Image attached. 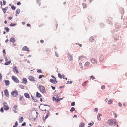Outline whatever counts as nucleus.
I'll use <instances>...</instances> for the list:
<instances>
[{"label": "nucleus", "mask_w": 127, "mask_h": 127, "mask_svg": "<svg viewBox=\"0 0 127 127\" xmlns=\"http://www.w3.org/2000/svg\"><path fill=\"white\" fill-rule=\"evenodd\" d=\"M17 4L18 5H19L21 4V3L19 1L17 2Z\"/></svg>", "instance_id": "3c124183"}, {"label": "nucleus", "mask_w": 127, "mask_h": 127, "mask_svg": "<svg viewBox=\"0 0 127 127\" xmlns=\"http://www.w3.org/2000/svg\"><path fill=\"white\" fill-rule=\"evenodd\" d=\"M105 88V86L104 85L102 86L101 87V89L102 90L104 89Z\"/></svg>", "instance_id": "c9c22d12"}, {"label": "nucleus", "mask_w": 127, "mask_h": 127, "mask_svg": "<svg viewBox=\"0 0 127 127\" xmlns=\"http://www.w3.org/2000/svg\"><path fill=\"white\" fill-rule=\"evenodd\" d=\"M3 106L4 110H7L9 109V107H8L7 104L5 102H3Z\"/></svg>", "instance_id": "7ed1b4c3"}, {"label": "nucleus", "mask_w": 127, "mask_h": 127, "mask_svg": "<svg viewBox=\"0 0 127 127\" xmlns=\"http://www.w3.org/2000/svg\"><path fill=\"white\" fill-rule=\"evenodd\" d=\"M51 87L52 89L53 90H54L55 89V87H54L52 86H51Z\"/></svg>", "instance_id": "6e6d98bb"}, {"label": "nucleus", "mask_w": 127, "mask_h": 127, "mask_svg": "<svg viewBox=\"0 0 127 127\" xmlns=\"http://www.w3.org/2000/svg\"><path fill=\"white\" fill-rule=\"evenodd\" d=\"M3 5H4L6 4V2L5 1L3 0Z\"/></svg>", "instance_id": "603ef678"}, {"label": "nucleus", "mask_w": 127, "mask_h": 127, "mask_svg": "<svg viewBox=\"0 0 127 127\" xmlns=\"http://www.w3.org/2000/svg\"><path fill=\"white\" fill-rule=\"evenodd\" d=\"M26 125V123L25 122L23 123L22 125L23 126H25Z\"/></svg>", "instance_id": "a18cd8bd"}, {"label": "nucleus", "mask_w": 127, "mask_h": 127, "mask_svg": "<svg viewBox=\"0 0 127 127\" xmlns=\"http://www.w3.org/2000/svg\"><path fill=\"white\" fill-rule=\"evenodd\" d=\"M17 106L16 105H14L13 107L14 108L15 110L17 109Z\"/></svg>", "instance_id": "58836bf2"}, {"label": "nucleus", "mask_w": 127, "mask_h": 127, "mask_svg": "<svg viewBox=\"0 0 127 127\" xmlns=\"http://www.w3.org/2000/svg\"><path fill=\"white\" fill-rule=\"evenodd\" d=\"M11 94L13 96L15 97L18 95V93L17 91L15 90L12 92Z\"/></svg>", "instance_id": "20e7f679"}, {"label": "nucleus", "mask_w": 127, "mask_h": 127, "mask_svg": "<svg viewBox=\"0 0 127 127\" xmlns=\"http://www.w3.org/2000/svg\"><path fill=\"white\" fill-rule=\"evenodd\" d=\"M13 71L15 74H18L19 73V72L18 71L17 67L15 66H14L13 68Z\"/></svg>", "instance_id": "423d86ee"}, {"label": "nucleus", "mask_w": 127, "mask_h": 127, "mask_svg": "<svg viewBox=\"0 0 127 127\" xmlns=\"http://www.w3.org/2000/svg\"><path fill=\"white\" fill-rule=\"evenodd\" d=\"M12 79L14 82L16 83H18L19 82V80L14 76H12Z\"/></svg>", "instance_id": "39448f33"}, {"label": "nucleus", "mask_w": 127, "mask_h": 127, "mask_svg": "<svg viewBox=\"0 0 127 127\" xmlns=\"http://www.w3.org/2000/svg\"><path fill=\"white\" fill-rule=\"evenodd\" d=\"M75 110V108L74 107H72L70 110V111L72 112L73 111Z\"/></svg>", "instance_id": "a878e982"}, {"label": "nucleus", "mask_w": 127, "mask_h": 127, "mask_svg": "<svg viewBox=\"0 0 127 127\" xmlns=\"http://www.w3.org/2000/svg\"><path fill=\"white\" fill-rule=\"evenodd\" d=\"M5 85L6 86H8L10 84L9 81L7 80H5Z\"/></svg>", "instance_id": "ddd939ff"}, {"label": "nucleus", "mask_w": 127, "mask_h": 127, "mask_svg": "<svg viewBox=\"0 0 127 127\" xmlns=\"http://www.w3.org/2000/svg\"><path fill=\"white\" fill-rule=\"evenodd\" d=\"M44 41L42 40H40V42L41 43H43L44 42Z\"/></svg>", "instance_id": "e2e57ef3"}, {"label": "nucleus", "mask_w": 127, "mask_h": 127, "mask_svg": "<svg viewBox=\"0 0 127 127\" xmlns=\"http://www.w3.org/2000/svg\"><path fill=\"white\" fill-rule=\"evenodd\" d=\"M91 79L92 80H93L95 79V78L93 76H91L90 78V80H91Z\"/></svg>", "instance_id": "e433bc0d"}, {"label": "nucleus", "mask_w": 127, "mask_h": 127, "mask_svg": "<svg viewBox=\"0 0 127 127\" xmlns=\"http://www.w3.org/2000/svg\"><path fill=\"white\" fill-rule=\"evenodd\" d=\"M113 102V101L111 99H109L108 102V103L109 104H111Z\"/></svg>", "instance_id": "bb28decb"}, {"label": "nucleus", "mask_w": 127, "mask_h": 127, "mask_svg": "<svg viewBox=\"0 0 127 127\" xmlns=\"http://www.w3.org/2000/svg\"><path fill=\"white\" fill-rule=\"evenodd\" d=\"M75 102H73L71 103V105L72 106H74L75 105Z\"/></svg>", "instance_id": "4c0bfd02"}, {"label": "nucleus", "mask_w": 127, "mask_h": 127, "mask_svg": "<svg viewBox=\"0 0 127 127\" xmlns=\"http://www.w3.org/2000/svg\"><path fill=\"white\" fill-rule=\"evenodd\" d=\"M85 58V57L84 56H80L79 57V59L80 60H82V59H81L82 58Z\"/></svg>", "instance_id": "473e14b6"}, {"label": "nucleus", "mask_w": 127, "mask_h": 127, "mask_svg": "<svg viewBox=\"0 0 127 127\" xmlns=\"http://www.w3.org/2000/svg\"><path fill=\"white\" fill-rule=\"evenodd\" d=\"M88 125H89L91 126H92V123H89L88 124Z\"/></svg>", "instance_id": "69168bd1"}, {"label": "nucleus", "mask_w": 127, "mask_h": 127, "mask_svg": "<svg viewBox=\"0 0 127 127\" xmlns=\"http://www.w3.org/2000/svg\"><path fill=\"white\" fill-rule=\"evenodd\" d=\"M87 82V81H85V82H84L83 83V84H82V85L83 86H85L86 85V84Z\"/></svg>", "instance_id": "ea45409f"}, {"label": "nucleus", "mask_w": 127, "mask_h": 127, "mask_svg": "<svg viewBox=\"0 0 127 127\" xmlns=\"http://www.w3.org/2000/svg\"><path fill=\"white\" fill-rule=\"evenodd\" d=\"M76 44H78V45H79L80 47H81L82 46V44H79V43H76Z\"/></svg>", "instance_id": "052dcab7"}, {"label": "nucleus", "mask_w": 127, "mask_h": 127, "mask_svg": "<svg viewBox=\"0 0 127 127\" xmlns=\"http://www.w3.org/2000/svg\"><path fill=\"white\" fill-rule=\"evenodd\" d=\"M18 124L17 123V122H15V126H17V125H18Z\"/></svg>", "instance_id": "0e129e2a"}, {"label": "nucleus", "mask_w": 127, "mask_h": 127, "mask_svg": "<svg viewBox=\"0 0 127 127\" xmlns=\"http://www.w3.org/2000/svg\"><path fill=\"white\" fill-rule=\"evenodd\" d=\"M20 88H21V89H24V87L23 85H21L20 86Z\"/></svg>", "instance_id": "79ce46f5"}, {"label": "nucleus", "mask_w": 127, "mask_h": 127, "mask_svg": "<svg viewBox=\"0 0 127 127\" xmlns=\"http://www.w3.org/2000/svg\"><path fill=\"white\" fill-rule=\"evenodd\" d=\"M10 41L11 42L13 43L15 41V38L14 37H12L10 39Z\"/></svg>", "instance_id": "f3484780"}, {"label": "nucleus", "mask_w": 127, "mask_h": 127, "mask_svg": "<svg viewBox=\"0 0 127 127\" xmlns=\"http://www.w3.org/2000/svg\"><path fill=\"white\" fill-rule=\"evenodd\" d=\"M15 25V24L12 23H11L10 24V26H14Z\"/></svg>", "instance_id": "37998d69"}, {"label": "nucleus", "mask_w": 127, "mask_h": 127, "mask_svg": "<svg viewBox=\"0 0 127 127\" xmlns=\"http://www.w3.org/2000/svg\"><path fill=\"white\" fill-rule=\"evenodd\" d=\"M27 82V79L26 78H24L23 79V82L24 84H25Z\"/></svg>", "instance_id": "a211bd4d"}, {"label": "nucleus", "mask_w": 127, "mask_h": 127, "mask_svg": "<svg viewBox=\"0 0 127 127\" xmlns=\"http://www.w3.org/2000/svg\"><path fill=\"white\" fill-rule=\"evenodd\" d=\"M11 8L13 9L14 10H15L16 9L15 7L13 5H12L11 6Z\"/></svg>", "instance_id": "72a5a7b5"}, {"label": "nucleus", "mask_w": 127, "mask_h": 127, "mask_svg": "<svg viewBox=\"0 0 127 127\" xmlns=\"http://www.w3.org/2000/svg\"><path fill=\"white\" fill-rule=\"evenodd\" d=\"M108 124L109 125H114L116 124V121L114 120H109L108 121Z\"/></svg>", "instance_id": "f03ea898"}, {"label": "nucleus", "mask_w": 127, "mask_h": 127, "mask_svg": "<svg viewBox=\"0 0 127 127\" xmlns=\"http://www.w3.org/2000/svg\"><path fill=\"white\" fill-rule=\"evenodd\" d=\"M11 61L10 60L8 61H7L4 63V65H7L11 63Z\"/></svg>", "instance_id": "6ab92c4d"}, {"label": "nucleus", "mask_w": 127, "mask_h": 127, "mask_svg": "<svg viewBox=\"0 0 127 127\" xmlns=\"http://www.w3.org/2000/svg\"><path fill=\"white\" fill-rule=\"evenodd\" d=\"M55 55L57 57H59V55L58 53H57L56 52H55Z\"/></svg>", "instance_id": "4d7b16f0"}, {"label": "nucleus", "mask_w": 127, "mask_h": 127, "mask_svg": "<svg viewBox=\"0 0 127 127\" xmlns=\"http://www.w3.org/2000/svg\"><path fill=\"white\" fill-rule=\"evenodd\" d=\"M90 40L91 41H93L94 40V39L93 37H91L90 38Z\"/></svg>", "instance_id": "2f4dec72"}, {"label": "nucleus", "mask_w": 127, "mask_h": 127, "mask_svg": "<svg viewBox=\"0 0 127 127\" xmlns=\"http://www.w3.org/2000/svg\"><path fill=\"white\" fill-rule=\"evenodd\" d=\"M24 119L23 117H21L19 119V123L22 122L23 121Z\"/></svg>", "instance_id": "2eb2a0df"}, {"label": "nucleus", "mask_w": 127, "mask_h": 127, "mask_svg": "<svg viewBox=\"0 0 127 127\" xmlns=\"http://www.w3.org/2000/svg\"><path fill=\"white\" fill-rule=\"evenodd\" d=\"M68 57L69 60L70 61H72V57L71 55H69Z\"/></svg>", "instance_id": "dca6fc26"}, {"label": "nucleus", "mask_w": 127, "mask_h": 127, "mask_svg": "<svg viewBox=\"0 0 127 127\" xmlns=\"http://www.w3.org/2000/svg\"><path fill=\"white\" fill-rule=\"evenodd\" d=\"M51 77L54 79V80L55 81L56 83H57L58 82L57 81L55 77L53 75Z\"/></svg>", "instance_id": "c85d7f7f"}, {"label": "nucleus", "mask_w": 127, "mask_h": 127, "mask_svg": "<svg viewBox=\"0 0 127 127\" xmlns=\"http://www.w3.org/2000/svg\"><path fill=\"white\" fill-rule=\"evenodd\" d=\"M4 59H5V61H7L8 60L7 58V57L6 56H4Z\"/></svg>", "instance_id": "49530a36"}, {"label": "nucleus", "mask_w": 127, "mask_h": 127, "mask_svg": "<svg viewBox=\"0 0 127 127\" xmlns=\"http://www.w3.org/2000/svg\"><path fill=\"white\" fill-rule=\"evenodd\" d=\"M95 111L97 112L98 111V108H95Z\"/></svg>", "instance_id": "bf43d9fd"}, {"label": "nucleus", "mask_w": 127, "mask_h": 127, "mask_svg": "<svg viewBox=\"0 0 127 127\" xmlns=\"http://www.w3.org/2000/svg\"><path fill=\"white\" fill-rule=\"evenodd\" d=\"M50 82L52 83L53 84H55L56 83L54 79H51L50 80Z\"/></svg>", "instance_id": "aec40b11"}, {"label": "nucleus", "mask_w": 127, "mask_h": 127, "mask_svg": "<svg viewBox=\"0 0 127 127\" xmlns=\"http://www.w3.org/2000/svg\"><path fill=\"white\" fill-rule=\"evenodd\" d=\"M68 82L69 84H71L72 83V81H68Z\"/></svg>", "instance_id": "864d4df0"}, {"label": "nucleus", "mask_w": 127, "mask_h": 127, "mask_svg": "<svg viewBox=\"0 0 127 127\" xmlns=\"http://www.w3.org/2000/svg\"><path fill=\"white\" fill-rule=\"evenodd\" d=\"M77 117V115H74V116L73 117V118Z\"/></svg>", "instance_id": "338daca9"}, {"label": "nucleus", "mask_w": 127, "mask_h": 127, "mask_svg": "<svg viewBox=\"0 0 127 127\" xmlns=\"http://www.w3.org/2000/svg\"><path fill=\"white\" fill-rule=\"evenodd\" d=\"M118 104L120 106H122V105L120 102H119V103Z\"/></svg>", "instance_id": "09e8293b"}, {"label": "nucleus", "mask_w": 127, "mask_h": 127, "mask_svg": "<svg viewBox=\"0 0 127 127\" xmlns=\"http://www.w3.org/2000/svg\"><path fill=\"white\" fill-rule=\"evenodd\" d=\"M5 94L7 97L9 96V95L8 93V91L7 90H5L4 91Z\"/></svg>", "instance_id": "1a4fd4ad"}, {"label": "nucleus", "mask_w": 127, "mask_h": 127, "mask_svg": "<svg viewBox=\"0 0 127 127\" xmlns=\"http://www.w3.org/2000/svg\"><path fill=\"white\" fill-rule=\"evenodd\" d=\"M101 116V115L100 114H98L97 115V119L98 120H101L100 116Z\"/></svg>", "instance_id": "4be33fe9"}, {"label": "nucleus", "mask_w": 127, "mask_h": 127, "mask_svg": "<svg viewBox=\"0 0 127 127\" xmlns=\"http://www.w3.org/2000/svg\"><path fill=\"white\" fill-rule=\"evenodd\" d=\"M29 79L31 81H35L34 78L32 76H29Z\"/></svg>", "instance_id": "6e6552de"}, {"label": "nucleus", "mask_w": 127, "mask_h": 127, "mask_svg": "<svg viewBox=\"0 0 127 127\" xmlns=\"http://www.w3.org/2000/svg\"><path fill=\"white\" fill-rule=\"evenodd\" d=\"M0 111L1 112H3V108L2 107H1V108L0 110Z\"/></svg>", "instance_id": "8fccbe9b"}, {"label": "nucleus", "mask_w": 127, "mask_h": 127, "mask_svg": "<svg viewBox=\"0 0 127 127\" xmlns=\"http://www.w3.org/2000/svg\"><path fill=\"white\" fill-rule=\"evenodd\" d=\"M39 89L42 93H44L46 92V90L45 88L42 85H39Z\"/></svg>", "instance_id": "f257e3e1"}, {"label": "nucleus", "mask_w": 127, "mask_h": 127, "mask_svg": "<svg viewBox=\"0 0 127 127\" xmlns=\"http://www.w3.org/2000/svg\"><path fill=\"white\" fill-rule=\"evenodd\" d=\"M36 96L37 97H40L42 96L38 92H36Z\"/></svg>", "instance_id": "4468645a"}, {"label": "nucleus", "mask_w": 127, "mask_h": 127, "mask_svg": "<svg viewBox=\"0 0 127 127\" xmlns=\"http://www.w3.org/2000/svg\"><path fill=\"white\" fill-rule=\"evenodd\" d=\"M48 116V114H47V115H46V116H45L44 117V118H45L44 120H45L47 118Z\"/></svg>", "instance_id": "c03bdc74"}, {"label": "nucleus", "mask_w": 127, "mask_h": 127, "mask_svg": "<svg viewBox=\"0 0 127 127\" xmlns=\"http://www.w3.org/2000/svg\"><path fill=\"white\" fill-rule=\"evenodd\" d=\"M8 8V7H5V8H2L1 7V8L4 13H5L6 11V10Z\"/></svg>", "instance_id": "9b49d317"}, {"label": "nucleus", "mask_w": 127, "mask_h": 127, "mask_svg": "<svg viewBox=\"0 0 127 127\" xmlns=\"http://www.w3.org/2000/svg\"><path fill=\"white\" fill-rule=\"evenodd\" d=\"M2 78V75H1V74L0 73V80H1Z\"/></svg>", "instance_id": "de8ad7c7"}, {"label": "nucleus", "mask_w": 127, "mask_h": 127, "mask_svg": "<svg viewBox=\"0 0 127 127\" xmlns=\"http://www.w3.org/2000/svg\"><path fill=\"white\" fill-rule=\"evenodd\" d=\"M20 12V10L19 9H17L16 12V14H19Z\"/></svg>", "instance_id": "b1692460"}, {"label": "nucleus", "mask_w": 127, "mask_h": 127, "mask_svg": "<svg viewBox=\"0 0 127 127\" xmlns=\"http://www.w3.org/2000/svg\"><path fill=\"white\" fill-rule=\"evenodd\" d=\"M22 50L24 51H29V49L26 46H25L24 47L22 48Z\"/></svg>", "instance_id": "9d476101"}, {"label": "nucleus", "mask_w": 127, "mask_h": 127, "mask_svg": "<svg viewBox=\"0 0 127 127\" xmlns=\"http://www.w3.org/2000/svg\"><path fill=\"white\" fill-rule=\"evenodd\" d=\"M90 64L89 62H87L85 63V65L86 66L88 67L89 65Z\"/></svg>", "instance_id": "393cba45"}, {"label": "nucleus", "mask_w": 127, "mask_h": 127, "mask_svg": "<svg viewBox=\"0 0 127 127\" xmlns=\"http://www.w3.org/2000/svg\"><path fill=\"white\" fill-rule=\"evenodd\" d=\"M37 72L38 73H41L42 72L41 70L40 69H37Z\"/></svg>", "instance_id": "f704fd0d"}, {"label": "nucleus", "mask_w": 127, "mask_h": 127, "mask_svg": "<svg viewBox=\"0 0 127 127\" xmlns=\"http://www.w3.org/2000/svg\"><path fill=\"white\" fill-rule=\"evenodd\" d=\"M91 62L92 63L95 64L96 63V59H92L91 60Z\"/></svg>", "instance_id": "f8f14e48"}, {"label": "nucleus", "mask_w": 127, "mask_h": 127, "mask_svg": "<svg viewBox=\"0 0 127 127\" xmlns=\"http://www.w3.org/2000/svg\"><path fill=\"white\" fill-rule=\"evenodd\" d=\"M24 95L25 97L27 98H30L29 95L28 93H26Z\"/></svg>", "instance_id": "412c9836"}, {"label": "nucleus", "mask_w": 127, "mask_h": 127, "mask_svg": "<svg viewBox=\"0 0 127 127\" xmlns=\"http://www.w3.org/2000/svg\"><path fill=\"white\" fill-rule=\"evenodd\" d=\"M2 52L3 53H4L5 54H6V53L5 52V49L3 50Z\"/></svg>", "instance_id": "680f3d73"}, {"label": "nucleus", "mask_w": 127, "mask_h": 127, "mask_svg": "<svg viewBox=\"0 0 127 127\" xmlns=\"http://www.w3.org/2000/svg\"><path fill=\"white\" fill-rule=\"evenodd\" d=\"M114 127H118V126L117 124H116L114 125Z\"/></svg>", "instance_id": "5fc2aeb1"}, {"label": "nucleus", "mask_w": 127, "mask_h": 127, "mask_svg": "<svg viewBox=\"0 0 127 127\" xmlns=\"http://www.w3.org/2000/svg\"><path fill=\"white\" fill-rule=\"evenodd\" d=\"M85 124L83 123H80L79 127H84Z\"/></svg>", "instance_id": "5701e85b"}, {"label": "nucleus", "mask_w": 127, "mask_h": 127, "mask_svg": "<svg viewBox=\"0 0 127 127\" xmlns=\"http://www.w3.org/2000/svg\"><path fill=\"white\" fill-rule=\"evenodd\" d=\"M5 30L7 32H8L9 30V29L8 27H6L4 28Z\"/></svg>", "instance_id": "cd10ccee"}, {"label": "nucleus", "mask_w": 127, "mask_h": 127, "mask_svg": "<svg viewBox=\"0 0 127 127\" xmlns=\"http://www.w3.org/2000/svg\"><path fill=\"white\" fill-rule=\"evenodd\" d=\"M83 7L84 8H86L87 7V5L85 3H83Z\"/></svg>", "instance_id": "c756f323"}, {"label": "nucleus", "mask_w": 127, "mask_h": 127, "mask_svg": "<svg viewBox=\"0 0 127 127\" xmlns=\"http://www.w3.org/2000/svg\"><path fill=\"white\" fill-rule=\"evenodd\" d=\"M43 76H44L43 75H40L39 76L38 78L39 79H41V78H42V77Z\"/></svg>", "instance_id": "a19ab883"}, {"label": "nucleus", "mask_w": 127, "mask_h": 127, "mask_svg": "<svg viewBox=\"0 0 127 127\" xmlns=\"http://www.w3.org/2000/svg\"><path fill=\"white\" fill-rule=\"evenodd\" d=\"M8 18L9 20H11L12 19V17H11L10 16V17H8Z\"/></svg>", "instance_id": "13d9d810"}, {"label": "nucleus", "mask_w": 127, "mask_h": 127, "mask_svg": "<svg viewBox=\"0 0 127 127\" xmlns=\"http://www.w3.org/2000/svg\"><path fill=\"white\" fill-rule=\"evenodd\" d=\"M58 77L60 79H61L62 78V75L61 74L59 73L58 74Z\"/></svg>", "instance_id": "7c9ffc66"}, {"label": "nucleus", "mask_w": 127, "mask_h": 127, "mask_svg": "<svg viewBox=\"0 0 127 127\" xmlns=\"http://www.w3.org/2000/svg\"><path fill=\"white\" fill-rule=\"evenodd\" d=\"M27 25L28 27H30L31 26V25L30 24H27Z\"/></svg>", "instance_id": "774afa93"}, {"label": "nucleus", "mask_w": 127, "mask_h": 127, "mask_svg": "<svg viewBox=\"0 0 127 127\" xmlns=\"http://www.w3.org/2000/svg\"><path fill=\"white\" fill-rule=\"evenodd\" d=\"M53 100H55L56 101L58 102L59 100V98L58 96L57 95H55L53 97Z\"/></svg>", "instance_id": "0eeeda50"}]
</instances>
